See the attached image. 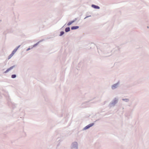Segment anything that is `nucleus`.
<instances>
[{
    "instance_id": "7",
    "label": "nucleus",
    "mask_w": 149,
    "mask_h": 149,
    "mask_svg": "<svg viewBox=\"0 0 149 149\" xmlns=\"http://www.w3.org/2000/svg\"><path fill=\"white\" fill-rule=\"evenodd\" d=\"M70 31V28L69 27H67L65 29V31L66 32H68Z\"/></svg>"
},
{
    "instance_id": "12",
    "label": "nucleus",
    "mask_w": 149,
    "mask_h": 149,
    "mask_svg": "<svg viewBox=\"0 0 149 149\" xmlns=\"http://www.w3.org/2000/svg\"><path fill=\"white\" fill-rule=\"evenodd\" d=\"M30 48H28L27 50H26L27 51H28L29 50H30Z\"/></svg>"
},
{
    "instance_id": "5",
    "label": "nucleus",
    "mask_w": 149,
    "mask_h": 149,
    "mask_svg": "<svg viewBox=\"0 0 149 149\" xmlns=\"http://www.w3.org/2000/svg\"><path fill=\"white\" fill-rule=\"evenodd\" d=\"M92 6L95 8H96V9H99V6L95 5H92Z\"/></svg>"
},
{
    "instance_id": "1",
    "label": "nucleus",
    "mask_w": 149,
    "mask_h": 149,
    "mask_svg": "<svg viewBox=\"0 0 149 149\" xmlns=\"http://www.w3.org/2000/svg\"><path fill=\"white\" fill-rule=\"evenodd\" d=\"M94 124L92 123V124L88 125L86 126L85 128H84L85 130L89 128L90 127L93 126L94 125Z\"/></svg>"
},
{
    "instance_id": "11",
    "label": "nucleus",
    "mask_w": 149,
    "mask_h": 149,
    "mask_svg": "<svg viewBox=\"0 0 149 149\" xmlns=\"http://www.w3.org/2000/svg\"><path fill=\"white\" fill-rule=\"evenodd\" d=\"M64 33V32L63 31H61V32L60 36H62L63 34Z\"/></svg>"
},
{
    "instance_id": "6",
    "label": "nucleus",
    "mask_w": 149,
    "mask_h": 149,
    "mask_svg": "<svg viewBox=\"0 0 149 149\" xmlns=\"http://www.w3.org/2000/svg\"><path fill=\"white\" fill-rule=\"evenodd\" d=\"M74 22V21H72L71 22H69L68 24V26H69L71 24L73 23Z\"/></svg>"
},
{
    "instance_id": "2",
    "label": "nucleus",
    "mask_w": 149,
    "mask_h": 149,
    "mask_svg": "<svg viewBox=\"0 0 149 149\" xmlns=\"http://www.w3.org/2000/svg\"><path fill=\"white\" fill-rule=\"evenodd\" d=\"M14 67V66H13L10 67V68H9L7 70L5 71V72L6 73L8 72L9 71L13 69V68Z\"/></svg>"
},
{
    "instance_id": "8",
    "label": "nucleus",
    "mask_w": 149,
    "mask_h": 149,
    "mask_svg": "<svg viewBox=\"0 0 149 149\" xmlns=\"http://www.w3.org/2000/svg\"><path fill=\"white\" fill-rule=\"evenodd\" d=\"M117 85V84H114L113 86L112 87V88L113 89H115Z\"/></svg>"
},
{
    "instance_id": "10",
    "label": "nucleus",
    "mask_w": 149,
    "mask_h": 149,
    "mask_svg": "<svg viewBox=\"0 0 149 149\" xmlns=\"http://www.w3.org/2000/svg\"><path fill=\"white\" fill-rule=\"evenodd\" d=\"M13 54H11L10 55V56H9L8 59H10L13 56Z\"/></svg>"
},
{
    "instance_id": "4",
    "label": "nucleus",
    "mask_w": 149,
    "mask_h": 149,
    "mask_svg": "<svg viewBox=\"0 0 149 149\" xmlns=\"http://www.w3.org/2000/svg\"><path fill=\"white\" fill-rule=\"evenodd\" d=\"M79 28L78 26H72L71 28L72 30L76 29H78Z\"/></svg>"
},
{
    "instance_id": "3",
    "label": "nucleus",
    "mask_w": 149,
    "mask_h": 149,
    "mask_svg": "<svg viewBox=\"0 0 149 149\" xmlns=\"http://www.w3.org/2000/svg\"><path fill=\"white\" fill-rule=\"evenodd\" d=\"M19 46H18L17 49H14L13 51L12 52L11 54H13L14 55V54L17 51V50L18 49V48H19Z\"/></svg>"
},
{
    "instance_id": "9",
    "label": "nucleus",
    "mask_w": 149,
    "mask_h": 149,
    "mask_svg": "<svg viewBox=\"0 0 149 149\" xmlns=\"http://www.w3.org/2000/svg\"><path fill=\"white\" fill-rule=\"evenodd\" d=\"M16 77V75L15 74H13L11 76V77L12 78H15Z\"/></svg>"
}]
</instances>
